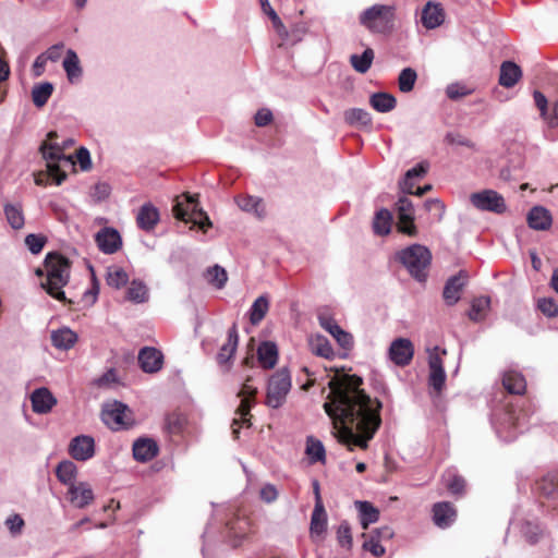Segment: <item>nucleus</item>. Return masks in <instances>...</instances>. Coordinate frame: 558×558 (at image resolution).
<instances>
[{"mask_svg":"<svg viewBox=\"0 0 558 558\" xmlns=\"http://www.w3.org/2000/svg\"><path fill=\"white\" fill-rule=\"evenodd\" d=\"M392 215L386 209L381 208L376 211L373 219V231L377 235H387L391 231Z\"/></svg>","mask_w":558,"mask_h":558,"instance_id":"37","label":"nucleus"},{"mask_svg":"<svg viewBox=\"0 0 558 558\" xmlns=\"http://www.w3.org/2000/svg\"><path fill=\"white\" fill-rule=\"evenodd\" d=\"M533 98L541 112V117L547 122V124L550 128L558 126V100L551 104V111L548 112V100L543 93L535 90L533 93Z\"/></svg>","mask_w":558,"mask_h":558,"instance_id":"21","label":"nucleus"},{"mask_svg":"<svg viewBox=\"0 0 558 558\" xmlns=\"http://www.w3.org/2000/svg\"><path fill=\"white\" fill-rule=\"evenodd\" d=\"M471 204L478 210L501 214L506 210L504 197L494 190H483L472 193Z\"/></svg>","mask_w":558,"mask_h":558,"instance_id":"9","label":"nucleus"},{"mask_svg":"<svg viewBox=\"0 0 558 558\" xmlns=\"http://www.w3.org/2000/svg\"><path fill=\"white\" fill-rule=\"evenodd\" d=\"M489 306L490 299L488 296L475 298L471 302V308L468 312V317L475 323L482 322L485 319Z\"/></svg>","mask_w":558,"mask_h":558,"instance_id":"38","label":"nucleus"},{"mask_svg":"<svg viewBox=\"0 0 558 558\" xmlns=\"http://www.w3.org/2000/svg\"><path fill=\"white\" fill-rule=\"evenodd\" d=\"M159 448L150 438H138L133 444V457L138 462H148L158 454Z\"/></svg>","mask_w":558,"mask_h":558,"instance_id":"20","label":"nucleus"},{"mask_svg":"<svg viewBox=\"0 0 558 558\" xmlns=\"http://www.w3.org/2000/svg\"><path fill=\"white\" fill-rule=\"evenodd\" d=\"M521 531H522V534L524 535V537L526 538V541L531 544L536 543L542 533V530L539 529V526L533 522H525L522 525Z\"/></svg>","mask_w":558,"mask_h":558,"instance_id":"58","label":"nucleus"},{"mask_svg":"<svg viewBox=\"0 0 558 558\" xmlns=\"http://www.w3.org/2000/svg\"><path fill=\"white\" fill-rule=\"evenodd\" d=\"M138 363L143 372L157 373L163 364V355L161 351L153 347H144L138 352Z\"/></svg>","mask_w":558,"mask_h":558,"instance_id":"15","label":"nucleus"},{"mask_svg":"<svg viewBox=\"0 0 558 558\" xmlns=\"http://www.w3.org/2000/svg\"><path fill=\"white\" fill-rule=\"evenodd\" d=\"M446 373L445 369L429 371L428 383L429 386L436 391L440 392L445 386Z\"/></svg>","mask_w":558,"mask_h":558,"instance_id":"57","label":"nucleus"},{"mask_svg":"<svg viewBox=\"0 0 558 558\" xmlns=\"http://www.w3.org/2000/svg\"><path fill=\"white\" fill-rule=\"evenodd\" d=\"M327 530V513L320 496L317 494V501L311 517L310 533L312 537H320Z\"/></svg>","mask_w":558,"mask_h":558,"instance_id":"19","label":"nucleus"},{"mask_svg":"<svg viewBox=\"0 0 558 558\" xmlns=\"http://www.w3.org/2000/svg\"><path fill=\"white\" fill-rule=\"evenodd\" d=\"M254 120L257 126H266L272 121V112L267 108H262L256 112Z\"/></svg>","mask_w":558,"mask_h":558,"instance_id":"64","label":"nucleus"},{"mask_svg":"<svg viewBox=\"0 0 558 558\" xmlns=\"http://www.w3.org/2000/svg\"><path fill=\"white\" fill-rule=\"evenodd\" d=\"M306 453L312 462H318L325 460V448L322 441L314 439L313 437L307 438Z\"/></svg>","mask_w":558,"mask_h":558,"instance_id":"50","label":"nucleus"},{"mask_svg":"<svg viewBox=\"0 0 558 558\" xmlns=\"http://www.w3.org/2000/svg\"><path fill=\"white\" fill-rule=\"evenodd\" d=\"M136 221L142 230L150 231L159 221V211L151 204H144L136 216Z\"/></svg>","mask_w":558,"mask_h":558,"instance_id":"30","label":"nucleus"},{"mask_svg":"<svg viewBox=\"0 0 558 558\" xmlns=\"http://www.w3.org/2000/svg\"><path fill=\"white\" fill-rule=\"evenodd\" d=\"M529 227L533 230H548L553 223L550 211L543 206H534L527 214Z\"/></svg>","mask_w":558,"mask_h":558,"instance_id":"22","label":"nucleus"},{"mask_svg":"<svg viewBox=\"0 0 558 558\" xmlns=\"http://www.w3.org/2000/svg\"><path fill=\"white\" fill-rule=\"evenodd\" d=\"M456 510L450 502H437L433 507V520L438 527L451 525L456 519Z\"/></svg>","mask_w":558,"mask_h":558,"instance_id":"25","label":"nucleus"},{"mask_svg":"<svg viewBox=\"0 0 558 558\" xmlns=\"http://www.w3.org/2000/svg\"><path fill=\"white\" fill-rule=\"evenodd\" d=\"M205 278L217 289H222L228 280L227 271L219 265L208 268L205 274Z\"/></svg>","mask_w":558,"mask_h":558,"instance_id":"47","label":"nucleus"},{"mask_svg":"<svg viewBox=\"0 0 558 558\" xmlns=\"http://www.w3.org/2000/svg\"><path fill=\"white\" fill-rule=\"evenodd\" d=\"M310 347L314 354L325 359H331L335 354L330 342L324 336L311 338Z\"/></svg>","mask_w":558,"mask_h":558,"instance_id":"43","label":"nucleus"},{"mask_svg":"<svg viewBox=\"0 0 558 558\" xmlns=\"http://www.w3.org/2000/svg\"><path fill=\"white\" fill-rule=\"evenodd\" d=\"M69 453L76 461H87L95 454V440L92 436L80 435L69 445Z\"/></svg>","mask_w":558,"mask_h":558,"instance_id":"12","label":"nucleus"},{"mask_svg":"<svg viewBox=\"0 0 558 558\" xmlns=\"http://www.w3.org/2000/svg\"><path fill=\"white\" fill-rule=\"evenodd\" d=\"M62 66L70 83L73 84L81 80L83 75V69L81 66L78 56L74 50L68 49L65 58L62 62Z\"/></svg>","mask_w":558,"mask_h":558,"instance_id":"31","label":"nucleus"},{"mask_svg":"<svg viewBox=\"0 0 558 558\" xmlns=\"http://www.w3.org/2000/svg\"><path fill=\"white\" fill-rule=\"evenodd\" d=\"M257 357L263 368H274L278 362L277 344L272 341H263L257 348Z\"/></svg>","mask_w":558,"mask_h":558,"instance_id":"27","label":"nucleus"},{"mask_svg":"<svg viewBox=\"0 0 558 558\" xmlns=\"http://www.w3.org/2000/svg\"><path fill=\"white\" fill-rule=\"evenodd\" d=\"M269 310V301L267 296H258L250 308V322L253 325L259 324L266 316Z\"/></svg>","mask_w":558,"mask_h":558,"instance_id":"42","label":"nucleus"},{"mask_svg":"<svg viewBox=\"0 0 558 558\" xmlns=\"http://www.w3.org/2000/svg\"><path fill=\"white\" fill-rule=\"evenodd\" d=\"M363 549L372 553L375 557H381L386 553L385 547L375 536H369V539L363 543Z\"/></svg>","mask_w":558,"mask_h":558,"instance_id":"59","label":"nucleus"},{"mask_svg":"<svg viewBox=\"0 0 558 558\" xmlns=\"http://www.w3.org/2000/svg\"><path fill=\"white\" fill-rule=\"evenodd\" d=\"M46 243L47 238L44 234L31 233L25 238L26 247L32 254L35 255L43 251Z\"/></svg>","mask_w":558,"mask_h":558,"instance_id":"53","label":"nucleus"},{"mask_svg":"<svg viewBox=\"0 0 558 558\" xmlns=\"http://www.w3.org/2000/svg\"><path fill=\"white\" fill-rule=\"evenodd\" d=\"M57 137L56 132H49L47 141L40 145V153L47 163V173L40 172L35 175V183L37 185H46L48 179H52L57 185L62 184L66 179L65 169L74 166L72 156L63 154V147L57 143H51Z\"/></svg>","mask_w":558,"mask_h":558,"instance_id":"2","label":"nucleus"},{"mask_svg":"<svg viewBox=\"0 0 558 558\" xmlns=\"http://www.w3.org/2000/svg\"><path fill=\"white\" fill-rule=\"evenodd\" d=\"M239 342V335L236 325L233 326L228 331L227 342L220 348L217 354V362L219 365L223 366L229 363V361L233 357Z\"/></svg>","mask_w":558,"mask_h":558,"instance_id":"26","label":"nucleus"},{"mask_svg":"<svg viewBox=\"0 0 558 558\" xmlns=\"http://www.w3.org/2000/svg\"><path fill=\"white\" fill-rule=\"evenodd\" d=\"M344 120L349 125L367 128L372 125L369 112L362 108H352L344 111Z\"/></svg>","mask_w":558,"mask_h":558,"instance_id":"40","label":"nucleus"},{"mask_svg":"<svg viewBox=\"0 0 558 558\" xmlns=\"http://www.w3.org/2000/svg\"><path fill=\"white\" fill-rule=\"evenodd\" d=\"M400 263L410 275L420 282L427 278V269L432 262L430 251L421 244H413L400 251L397 255Z\"/></svg>","mask_w":558,"mask_h":558,"instance_id":"4","label":"nucleus"},{"mask_svg":"<svg viewBox=\"0 0 558 558\" xmlns=\"http://www.w3.org/2000/svg\"><path fill=\"white\" fill-rule=\"evenodd\" d=\"M247 526V522L245 520L239 521V526L235 527L233 524H229V531L233 534V541H231L232 546L236 547L240 545L241 541L245 536V529Z\"/></svg>","mask_w":558,"mask_h":558,"instance_id":"61","label":"nucleus"},{"mask_svg":"<svg viewBox=\"0 0 558 558\" xmlns=\"http://www.w3.org/2000/svg\"><path fill=\"white\" fill-rule=\"evenodd\" d=\"M33 411L37 414H46L57 404V399L48 388L35 389L31 395Z\"/></svg>","mask_w":558,"mask_h":558,"instance_id":"18","label":"nucleus"},{"mask_svg":"<svg viewBox=\"0 0 558 558\" xmlns=\"http://www.w3.org/2000/svg\"><path fill=\"white\" fill-rule=\"evenodd\" d=\"M357 375L342 374L329 381L324 409L332 420L339 442L366 449L381 424V403L361 389Z\"/></svg>","mask_w":558,"mask_h":558,"instance_id":"1","label":"nucleus"},{"mask_svg":"<svg viewBox=\"0 0 558 558\" xmlns=\"http://www.w3.org/2000/svg\"><path fill=\"white\" fill-rule=\"evenodd\" d=\"M241 210L254 214L257 218L265 217V206L263 199L257 196L242 195L235 198Z\"/></svg>","mask_w":558,"mask_h":558,"instance_id":"32","label":"nucleus"},{"mask_svg":"<svg viewBox=\"0 0 558 558\" xmlns=\"http://www.w3.org/2000/svg\"><path fill=\"white\" fill-rule=\"evenodd\" d=\"M76 159L82 170L87 171L92 168L90 154L87 148L80 147L76 151Z\"/></svg>","mask_w":558,"mask_h":558,"instance_id":"62","label":"nucleus"},{"mask_svg":"<svg viewBox=\"0 0 558 558\" xmlns=\"http://www.w3.org/2000/svg\"><path fill=\"white\" fill-rule=\"evenodd\" d=\"M147 288L141 281H132L128 289V299L135 303H143L147 300Z\"/></svg>","mask_w":558,"mask_h":558,"instance_id":"49","label":"nucleus"},{"mask_svg":"<svg viewBox=\"0 0 558 558\" xmlns=\"http://www.w3.org/2000/svg\"><path fill=\"white\" fill-rule=\"evenodd\" d=\"M446 141L451 145H459V146H465L469 148H474L475 145L472 141L466 138L463 135L456 134V133H448L446 135Z\"/></svg>","mask_w":558,"mask_h":558,"instance_id":"63","label":"nucleus"},{"mask_svg":"<svg viewBox=\"0 0 558 558\" xmlns=\"http://www.w3.org/2000/svg\"><path fill=\"white\" fill-rule=\"evenodd\" d=\"M292 380L287 367L278 369L268 380L266 404L272 409L280 408L291 389Z\"/></svg>","mask_w":558,"mask_h":558,"instance_id":"6","label":"nucleus"},{"mask_svg":"<svg viewBox=\"0 0 558 558\" xmlns=\"http://www.w3.org/2000/svg\"><path fill=\"white\" fill-rule=\"evenodd\" d=\"M371 106L378 112L386 113L396 108V98L388 93H375L369 98Z\"/></svg>","mask_w":558,"mask_h":558,"instance_id":"39","label":"nucleus"},{"mask_svg":"<svg viewBox=\"0 0 558 558\" xmlns=\"http://www.w3.org/2000/svg\"><path fill=\"white\" fill-rule=\"evenodd\" d=\"M396 210L398 217V230L407 235L415 236L417 229L414 225V206L412 202L405 196L399 197L396 203Z\"/></svg>","mask_w":558,"mask_h":558,"instance_id":"10","label":"nucleus"},{"mask_svg":"<svg viewBox=\"0 0 558 558\" xmlns=\"http://www.w3.org/2000/svg\"><path fill=\"white\" fill-rule=\"evenodd\" d=\"M522 76L521 68L512 62L505 61L500 65L499 84L506 88L513 87Z\"/></svg>","mask_w":558,"mask_h":558,"instance_id":"29","label":"nucleus"},{"mask_svg":"<svg viewBox=\"0 0 558 558\" xmlns=\"http://www.w3.org/2000/svg\"><path fill=\"white\" fill-rule=\"evenodd\" d=\"M57 478L68 487L75 484L77 466L73 461L63 460L56 468Z\"/></svg>","mask_w":558,"mask_h":558,"instance_id":"35","label":"nucleus"},{"mask_svg":"<svg viewBox=\"0 0 558 558\" xmlns=\"http://www.w3.org/2000/svg\"><path fill=\"white\" fill-rule=\"evenodd\" d=\"M537 308L549 318H554L558 315V304L551 298L539 299L537 301Z\"/></svg>","mask_w":558,"mask_h":558,"instance_id":"55","label":"nucleus"},{"mask_svg":"<svg viewBox=\"0 0 558 558\" xmlns=\"http://www.w3.org/2000/svg\"><path fill=\"white\" fill-rule=\"evenodd\" d=\"M5 526L13 536H17L22 533L25 522L20 514H11L4 522Z\"/></svg>","mask_w":558,"mask_h":558,"instance_id":"56","label":"nucleus"},{"mask_svg":"<svg viewBox=\"0 0 558 558\" xmlns=\"http://www.w3.org/2000/svg\"><path fill=\"white\" fill-rule=\"evenodd\" d=\"M319 325L328 331L343 349H350L353 344L352 336L344 331L335 319L328 316L319 315Z\"/></svg>","mask_w":558,"mask_h":558,"instance_id":"17","label":"nucleus"},{"mask_svg":"<svg viewBox=\"0 0 558 558\" xmlns=\"http://www.w3.org/2000/svg\"><path fill=\"white\" fill-rule=\"evenodd\" d=\"M78 337L77 333L74 332L69 327H62L57 330H52L50 333V340L52 345L62 351H68L74 347Z\"/></svg>","mask_w":558,"mask_h":558,"instance_id":"24","label":"nucleus"},{"mask_svg":"<svg viewBox=\"0 0 558 558\" xmlns=\"http://www.w3.org/2000/svg\"><path fill=\"white\" fill-rule=\"evenodd\" d=\"M257 392L256 387L251 385V379L247 378L243 384L241 390L239 391V397H241V403L238 408L236 413L240 415V420L243 422H248L250 410L254 403V397Z\"/></svg>","mask_w":558,"mask_h":558,"instance_id":"23","label":"nucleus"},{"mask_svg":"<svg viewBox=\"0 0 558 558\" xmlns=\"http://www.w3.org/2000/svg\"><path fill=\"white\" fill-rule=\"evenodd\" d=\"M68 498L75 508L84 509L94 501L95 495L87 482H80L69 486Z\"/></svg>","mask_w":558,"mask_h":558,"instance_id":"13","label":"nucleus"},{"mask_svg":"<svg viewBox=\"0 0 558 558\" xmlns=\"http://www.w3.org/2000/svg\"><path fill=\"white\" fill-rule=\"evenodd\" d=\"M53 92V85L49 82H45L35 85L32 90V99L36 107H43L47 104Z\"/></svg>","mask_w":558,"mask_h":558,"instance_id":"44","label":"nucleus"},{"mask_svg":"<svg viewBox=\"0 0 558 558\" xmlns=\"http://www.w3.org/2000/svg\"><path fill=\"white\" fill-rule=\"evenodd\" d=\"M131 410L120 401L107 402L102 407L101 420L111 429L126 428L131 425Z\"/></svg>","mask_w":558,"mask_h":558,"instance_id":"8","label":"nucleus"},{"mask_svg":"<svg viewBox=\"0 0 558 558\" xmlns=\"http://www.w3.org/2000/svg\"><path fill=\"white\" fill-rule=\"evenodd\" d=\"M414 355V345L408 338L395 339L388 350L390 361L400 367L409 365Z\"/></svg>","mask_w":558,"mask_h":558,"instance_id":"11","label":"nucleus"},{"mask_svg":"<svg viewBox=\"0 0 558 558\" xmlns=\"http://www.w3.org/2000/svg\"><path fill=\"white\" fill-rule=\"evenodd\" d=\"M445 20V14L439 4L427 2L422 10L421 21L427 29L438 27Z\"/></svg>","mask_w":558,"mask_h":558,"instance_id":"28","label":"nucleus"},{"mask_svg":"<svg viewBox=\"0 0 558 558\" xmlns=\"http://www.w3.org/2000/svg\"><path fill=\"white\" fill-rule=\"evenodd\" d=\"M444 482L448 490L453 495H460L465 487V481L462 476L456 474L452 470H448L444 474Z\"/></svg>","mask_w":558,"mask_h":558,"instance_id":"46","label":"nucleus"},{"mask_svg":"<svg viewBox=\"0 0 558 558\" xmlns=\"http://www.w3.org/2000/svg\"><path fill=\"white\" fill-rule=\"evenodd\" d=\"M5 219L10 227L14 230H20L25 225V217L21 204L7 203L3 206Z\"/></svg>","mask_w":558,"mask_h":558,"instance_id":"36","label":"nucleus"},{"mask_svg":"<svg viewBox=\"0 0 558 558\" xmlns=\"http://www.w3.org/2000/svg\"><path fill=\"white\" fill-rule=\"evenodd\" d=\"M417 74L412 68L403 69L398 77L399 89L402 93H409L414 88Z\"/></svg>","mask_w":558,"mask_h":558,"instance_id":"48","label":"nucleus"},{"mask_svg":"<svg viewBox=\"0 0 558 558\" xmlns=\"http://www.w3.org/2000/svg\"><path fill=\"white\" fill-rule=\"evenodd\" d=\"M173 214L177 219L184 222H193L201 228L210 226L209 218L201 208H198L197 201L190 194H183L175 198Z\"/></svg>","mask_w":558,"mask_h":558,"instance_id":"7","label":"nucleus"},{"mask_svg":"<svg viewBox=\"0 0 558 558\" xmlns=\"http://www.w3.org/2000/svg\"><path fill=\"white\" fill-rule=\"evenodd\" d=\"M466 284V275L464 271L451 276L444 287L442 298L447 305L452 306L461 299V292Z\"/></svg>","mask_w":558,"mask_h":558,"instance_id":"14","label":"nucleus"},{"mask_svg":"<svg viewBox=\"0 0 558 558\" xmlns=\"http://www.w3.org/2000/svg\"><path fill=\"white\" fill-rule=\"evenodd\" d=\"M537 490L547 497H551L558 494V472H551L546 474L537 483Z\"/></svg>","mask_w":558,"mask_h":558,"instance_id":"45","label":"nucleus"},{"mask_svg":"<svg viewBox=\"0 0 558 558\" xmlns=\"http://www.w3.org/2000/svg\"><path fill=\"white\" fill-rule=\"evenodd\" d=\"M45 268L47 278L45 282H41V287L52 298L65 301V294L62 289L70 279V260L57 252H51L45 258Z\"/></svg>","mask_w":558,"mask_h":558,"instance_id":"3","label":"nucleus"},{"mask_svg":"<svg viewBox=\"0 0 558 558\" xmlns=\"http://www.w3.org/2000/svg\"><path fill=\"white\" fill-rule=\"evenodd\" d=\"M337 541L339 545L348 550L352 548L353 538L351 533L350 524L347 521H342L337 530Z\"/></svg>","mask_w":558,"mask_h":558,"instance_id":"52","label":"nucleus"},{"mask_svg":"<svg viewBox=\"0 0 558 558\" xmlns=\"http://www.w3.org/2000/svg\"><path fill=\"white\" fill-rule=\"evenodd\" d=\"M472 89L462 83H451L446 88V95L451 100H458L472 94Z\"/></svg>","mask_w":558,"mask_h":558,"instance_id":"54","label":"nucleus"},{"mask_svg":"<svg viewBox=\"0 0 558 558\" xmlns=\"http://www.w3.org/2000/svg\"><path fill=\"white\" fill-rule=\"evenodd\" d=\"M355 508L359 511L360 523L364 530H366L369 524L376 523L379 520V510L375 508L368 501H355Z\"/></svg>","mask_w":558,"mask_h":558,"instance_id":"34","label":"nucleus"},{"mask_svg":"<svg viewBox=\"0 0 558 558\" xmlns=\"http://www.w3.org/2000/svg\"><path fill=\"white\" fill-rule=\"evenodd\" d=\"M395 7L374 4L360 14L359 21L362 26L373 34H387L395 26Z\"/></svg>","mask_w":558,"mask_h":558,"instance_id":"5","label":"nucleus"},{"mask_svg":"<svg viewBox=\"0 0 558 558\" xmlns=\"http://www.w3.org/2000/svg\"><path fill=\"white\" fill-rule=\"evenodd\" d=\"M129 280L128 274L119 267L109 268L107 274L108 286L119 289L126 284Z\"/></svg>","mask_w":558,"mask_h":558,"instance_id":"51","label":"nucleus"},{"mask_svg":"<svg viewBox=\"0 0 558 558\" xmlns=\"http://www.w3.org/2000/svg\"><path fill=\"white\" fill-rule=\"evenodd\" d=\"M95 241L105 254H113L122 245L120 233L113 228H104L98 231Z\"/></svg>","mask_w":558,"mask_h":558,"instance_id":"16","label":"nucleus"},{"mask_svg":"<svg viewBox=\"0 0 558 558\" xmlns=\"http://www.w3.org/2000/svg\"><path fill=\"white\" fill-rule=\"evenodd\" d=\"M502 385L509 393L522 395L526 389V381L522 374L508 371L502 376Z\"/></svg>","mask_w":558,"mask_h":558,"instance_id":"33","label":"nucleus"},{"mask_svg":"<svg viewBox=\"0 0 558 558\" xmlns=\"http://www.w3.org/2000/svg\"><path fill=\"white\" fill-rule=\"evenodd\" d=\"M374 57V50L372 48H366L362 54H352L350 57V63L356 72L364 74L369 70Z\"/></svg>","mask_w":558,"mask_h":558,"instance_id":"41","label":"nucleus"},{"mask_svg":"<svg viewBox=\"0 0 558 558\" xmlns=\"http://www.w3.org/2000/svg\"><path fill=\"white\" fill-rule=\"evenodd\" d=\"M271 13H272L274 27H275L277 34L279 35V37L281 38L282 45L290 44V40H291L290 31H288L286 28V26L283 25L280 17L278 16V14L275 11H271Z\"/></svg>","mask_w":558,"mask_h":558,"instance_id":"60","label":"nucleus"}]
</instances>
